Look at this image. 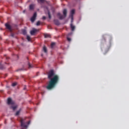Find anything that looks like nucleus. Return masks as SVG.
Masks as SVG:
<instances>
[{
  "mask_svg": "<svg viewBox=\"0 0 129 129\" xmlns=\"http://www.w3.org/2000/svg\"><path fill=\"white\" fill-rule=\"evenodd\" d=\"M47 78L49 81L46 86L47 90H52L56 87V85L59 82V76L55 75V72L53 70H50L47 73Z\"/></svg>",
  "mask_w": 129,
  "mask_h": 129,
  "instance_id": "1",
  "label": "nucleus"
},
{
  "mask_svg": "<svg viewBox=\"0 0 129 129\" xmlns=\"http://www.w3.org/2000/svg\"><path fill=\"white\" fill-rule=\"evenodd\" d=\"M63 15H62L60 13H57V17H59V20H63V19H65V18L67 17V9L63 10Z\"/></svg>",
  "mask_w": 129,
  "mask_h": 129,
  "instance_id": "2",
  "label": "nucleus"
},
{
  "mask_svg": "<svg viewBox=\"0 0 129 129\" xmlns=\"http://www.w3.org/2000/svg\"><path fill=\"white\" fill-rule=\"evenodd\" d=\"M20 122H21V125L22 127H25L26 128H27V127H28V125L26 124V123H27L28 124H30L31 123V121L29 120L28 122L26 123L24 121V119H21L20 120Z\"/></svg>",
  "mask_w": 129,
  "mask_h": 129,
  "instance_id": "3",
  "label": "nucleus"
},
{
  "mask_svg": "<svg viewBox=\"0 0 129 129\" xmlns=\"http://www.w3.org/2000/svg\"><path fill=\"white\" fill-rule=\"evenodd\" d=\"M7 103L9 105H15V101L12 100V98H11L8 99Z\"/></svg>",
  "mask_w": 129,
  "mask_h": 129,
  "instance_id": "4",
  "label": "nucleus"
},
{
  "mask_svg": "<svg viewBox=\"0 0 129 129\" xmlns=\"http://www.w3.org/2000/svg\"><path fill=\"white\" fill-rule=\"evenodd\" d=\"M36 18H37V12H35L33 16L31 18V21L32 23H34L36 21Z\"/></svg>",
  "mask_w": 129,
  "mask_h": 129,
  "instance_id": "5",
  "label": "nucleus"
},
{
  "mask_svg": "<svg viewBox=\"0 0 129 129\" xmlns=\"http://www.w3.org/2000/svg\"><path fill=\"white\" fill-rule=\"evenodd\" d=\"M5 27L8 30H9L10 32H12L13 30L12 29V26H11L10 24L8 23L5 24Z\"/></svg>",
  "mask_w": 129,
  "mask_h": 129,
  "instance_id": "6",
  "label": "nucleus"
},
{
  "mask_svg": "<svg viewBox=\"0 0 129 129\" xmlns=\"http://www.w3.org/2000/svg\"><path fill=\"white\" fill-rule=\"evenodd\" d=\"M37 29H34L30 31V34L31 35V36H35V34L37 33Z\"/></svg>",
  "mask_w": 129,
  "mask_h": 129,
  "instance_id": "7",
  "label": "nucleus"
},
{
  "mask_svg": "<svg viewBox=\"0 0 129 129\" xmlns=\"http://www.w3.org/2000/svg\"><path fill=\"white\" fill-rule=\"evenodd\" d=\"M53 22H54L55 25H56V26H59L60 25V22H59V20H58L57 19H54L53 20Z\"/></svg>",
  "mask_w": 129,
  "mask_h": 129,
  "instance_id": "8",
  "label": "nucleus"
},
{
  "mask_svg": "<svg viewBox=\"0 0 129 129\" xmlns=\"http://www.w3.org/2000/svg\"><path fill=\"white\" fill-rule=\"evenodd\" d=\"M75 10H72L71 11V14L72 15V22H73V14H75Z\"/></svg>",
  "mask_w": 129,
  "mask_h": 129,
  "instance_id": "9",
  "label": "nucleus"
},
{
  "mask_svg": "<svg viewBox=\"0 0 129 129\" xmlns=\"http://www.w3.org/2000/svg\"><path fill=\"white\" fill-rule=\"evenodd\" d=\"M70 27L72 31L75 30V26L73 25V24L71 23Z\"/></svg>",
  "mask_w": 129,
  "mask_h": 129,
  "instance_id": "10",
  "label": "nucleus"
},
{
  "mask_svg": "<svg viewBox=\"0 0 129 129\" xmlns=\"http://www.w3.org/2000/svg\"><path fill=\"white\" fill-rule=\"evenodd\" d=\"M34 8H35V5L31 4L29 6V10H34Z\"/></svg>",
  "mask_w": 129,
  "mask_h": 129,
  "instance_id": "11",
  "label": "nucleus"
},
{
  "mask_svg": "<svg viewBox=\"0 0 129 129\" xmlns=\"http://www.w3.org/2000/svg\"><path fill=\"white\" fill-rule=\"evenodd\" d=\"M44 38H51V35L48 34H44Z\"/></svg>",
  "mask_w": 129,
  "mask_h": 129,
  "instance_id": "12",
  "label": "nucleus"
},
{
  "mask_svg": "<svg viewBox=\"0 0 129 129\" xmlns=\"http://www.w3.org/2000/svg\"><path fill=\"white\" fill-rule=\"evenodd\" d=\"M43 50L44 53H47V47H46V46H43Z\"/></svg>",
  "mask_w": 129,
  "mask_h": 129,
  "instance_id": "13",
  "label": "nucleus"
},
{
  "mask_svg": "<svg viewBox=\"0 0 129 129\" xmlns=\"http://www.w3.org/2000/svg\"><path fill=\"white\" fill-rule=\"evenodd\" d=\"M55 45H56V43L55 42H52L51 44V49H53L54 47H55Z\"/></svg>",
  "mask_w": 129,
  "mask_h": 129,
  "instance_id": "14",
  "label": "nucleus"
},
{
  "mask_svg": "<svg viewBox=\"0 0 129 129\" xmlns=\"http://www.w3.org/2000/svg\"><path fill=\"white\" fill-rule=\"evenodd\" d=\"M22 32L24 35H27V30H26L25 29H23L22 30Z\"/></svg>",
  "mask_w": 129,
  "mask_h": 129,
  "instance_id": "15",
  "label": "nucleus"
},
{
  "mask_svg": "<svg viewBox=\"0 0 129 129\" xmlns=\"http://www.w3.org/2000/svg\"><path fill=\"white\" fill-rule=\"evenodd\" d=\"M20 112H21V109H20L19 110L17 111L15 114L16 116H18L20 115Z\"/></svg>",
  "mask_w": 129,
  "mask_h": 129,
  "instance_id": "16",
  "label": "nucleus"
},
{
  "mask_svg": "<svg viewBox=\"0 0 129 129\" xmlns=\"http://www.w3.org/2000/svg\"><path fill=\"white\" fill-rule=\"evenodd\" d=\"M18 107V106H11V108H12V109L13 110H16V109H17V108Z\"/></svg>",
  "mask_w": 129,
  "mask_h": 129,
  "instance_id": "17",
  "label": "nucleus"
},
{
  "mask_svg": "<svg viewBox=\"0 0 129 129\" xmlns=\"http://www.w3.org/2000/svg\"><path fill=\"white\" fill-rule=\"evenodd\" d=\"M27 39L28 40V42H30V41H31V37H30L29 35H27Z\"/></svg>",
  "mask_w": 129,
  "mask_h": 129,
  "instance_id": "18",
  "label": "nucleus"
},
{
  "mask_svg": "<svg viewBox=\"0 0 129 129\" xmlns=\"http://www.w3.org/2000/svg\"><path fill=\"white\" fill-rule=\"evenodd\" d=\"M48 15L49 19H51V14L50 13V11H48Z\"/></svg>",
  "mask_w": 129,
  "mask_h": 129,
  "instance_id": "19",
  "label": "nucleus"
},
{
  "mask_svg": "<svg viewBox=\"0 0 129 129\" xmlns=\"http://www.w3.org/2000/svg\"><path fill=\"white\" fill-rule=\"evenodd\" d=\"M29 68H33V66L30 64V62H28Z\"/></svg>",
  "mask_w": 129,
  "mask_h": 129,
  "instance_id": "20",
  "label": "nucleus"
},
{
  "mask_svg": "<svg viewBox=\"0 0 129 129\" xmlns=\"http://www.w3.org/2000/svg\"><path fill=\"white\" fill-rule=\"evenodd\" d=\"M41 22L40 21H38L36 23V26H40Z\"/></svg>",
  "mask_w": 129,
  "mask_h": 129,
  "instance_id": "21",
  "label": "nucleus"
},
{
  "mask_svg": "<svg viewBox=\"0 0 129 129\" xmlns=\"http://www.w3.org/2000/svg\"><path fill=\"white\" fill-rule=\"evenodd\" d=\"M16 85H17V83H13L12 84V86H13V87L16 86Z\"/></svg>",
  "mask_w": 129,
  "mask_h": 129,
  "instance_id": "22",
  "label": "nucleus"
},
{
  "mask_svg": "<svg viewBox=\"0 0 129 129\" xmlns=\"http://www.w3.org/2000/svg\"><path fill=\"white\" fill-rule=\"evenodd\" d=\"M67 40L69 42H71V38L68 37Z\"/></svg>",
  "mask_w": 129,
  "mask_h": 129,
  "instance_id": "23",
  "label": "nucleus"
},
{
  "mask_svg": "<svg viewBox=\"0 0 129 129\" xmlns=\"http://www.w3.org/2000/svg\"><path fill=\"white\" fill-rule=\"evenodd\" d=\"M42 20H46V17L43 16Z\"/></svg>",
  "mask_w": 129,
  "mask_h": 129,
  "instance_id": "24",
  "label": "nucleus"
},
{
  "mask_svg": "<svg viewBox=\"0 0 129 129\" xmlns=\"http://www.w3.org/2000/svg\"><path fill=\"white\" fill-rule=\"evenodd\" d=\"M23 13H26V10H24Z\"/></svg>",
  "mask_w": 129,
  "mask_h": 129,
  "instance_id": "25",
  "label": "nucleus"
},
{
  "mask_svg": "<svg viewBox=\"0 0 129 129\" xmlns=\"http://www.w3.org/2000/svg\"><path fill=\"white\" fill-rule=\"evenodd\" d=\"M24 90H26V87H25V88H24Z\"/></svg>",
  "mask_w": 129,
  "mask_h": 129,
  "instance_id": "26",
  "label": "nucleus"
},
{
  "mask_svg": "<svg viewBox=\"0 0 129 129\" xmlns=\"http://www.w3.org/2000/svg\"><path fill=\"white\" fill-rule=\"evenodd\" d=\"M6 59H9V57H6Z\"/></svg>",
  "mask_w": 129,
  "mask_h": 129,
  "instance_id": "27",
  "label": "nucleus"
},
{
  "mask_svg": "<svg viewBox=\"0 0 129 129\" xmlns=\"http://www.w3.org/2000/svg\"><path fill=\"white\" fill-rule=\"evenodd\" d=\"M105 36H107V37H108V36H107V35H105Z\"/></svg>",
  "mask_w": 129,
  "mask_h": 129,
  "instance_id": "28",
  "label": "nucleus"
},
{
  "mask_svg": "<svg viewBox=\"0 0 129 129\" xmlns=\"http://www.w3.org/2000/svg\"><path fill=\"white\" fill-rule=\"evenodd\" d=\"M104 40L105 41V39H104Z\"/></svg>",
  "mask_w": 129,
  "mask_h": 129,
  "instance_id": "29",
  "label": "nucleus"
}]
</instances>
